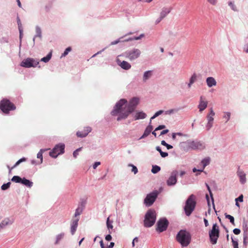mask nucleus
<instances>
[{
  "instance_id": "obj_1",
  "label": "nucleus",
  "mask_w": 248,
  "mask_h": 248,
  "mask_svg": "<svg viewBox=\"0 0 248 248\" xmlns=\"http://www.w3.org/2000/svg\"><path fill=\"white\" fill-rule=\"evenodd\" d=\"M127 100L124 99H121L117 102L114 109L111 111V114L113 116L119 115L117 121L125 119L130 113L133 112L136 106L139 104V99L137 97L133 98L127 104Z\"/></svg>"
},
{
  "instance_id": "obj_2",
  "label": "nucleus",
  "mask_w": 248,
  "mask_h": 248,
  "mask_svg": "<svg viewBox=\"0 0 248 248\" xmlns=\"http://www.w3.org/2000/svg\"><path fill=\"white\" fill-rule=\"evenodd\" d=\"M191 239L190 233L186 230H181L176 235L177 241L183 247L188 246L190 243Z\"/></svg>"
},
{
  "instance_id": "obj_3",
  "label": "nucleus",
  "mask_w": 248,
  "mask_h": 248,
  "mask_svg": "<svg viewBox=\"0 0 248 248\" xmlns=\"http://www.w3.org/2000/svg\"><path fill=\"white\" fill-rule=\"evenodd\" d=\"M156 220V213L154 210H149L145 214L144 225L145 227H151Z\"/></svg>"
},
{
  "instance_id": "obj_4",
  "label": "nucleus",
  "mask_w": 248,
  "mask_h": 248,
  "mask_svg": "<svg viewBox=\"0 0 248 248\" xmlns=\"http://www.w3.org/2000/svg\"><path fill=\"white\" fill-rule=\"evenodd\" d=\"M196 206L195 197L191 195L187 199L184 207L185 213L187 216H189L194 211Z\"/></svg>"
},
{
  "instance_id": "obj_5",
  "label": "nucleus",
  "mask_w": 248,
  "mask_h": 248,
  "mask_svg": "<svg viewBox=\"0 0 248 248\" xmlns=\"http://www.w3.org/2000/svg\"><path fill=\"white\" fill-rule=\"evenodd\" d=\"M16 108V106L7 99H3L0 102V109L5 114H8Z\"/></svg>"
},
{
  "instance_id": "obj_6",
  "label": "nucleus",
  "mask_w": 248,
  "mask_h": 248,
  "mask_svg": "<svg viewBox=\"0 0 248 248\" xmlns=\"http://www.w3.org/2000/svg\"><path fill=\"white\" fill-rule=\"evenodd\" d=\"M219 234L218 226L217 223L214 224L212 230L209 232L210 241L212 244L215 245L217 243Z\"/></svg>"
},
{
  "instance_id": "obj_7",
  "label": "nucleus",
  "mask_w": 248,
  "mask_h": 248,
  "mask_svg": "<svg viewBox=\"0 0 248 248\" xmlns=\"http://www.w3.org/2000/svg\"><path fill=\"white\" fill-rule=\"evenodd\" d=\"M126 58L130 61H133L138 58L140 54L141 51L138 48H133L130 50L127 51L124 53Z\"/></svg>"
},
{
  "instance_id": "obj_8",
  "label": "nucleus",
  "mask_w": 248,
  "mask_h": 248,
  "mask_svg": "<svg viewBox=\"0 0 248 248\" xmlns=\"http://www.w3.org/2000/svg\"><path fill=\"white\" fill-rule=\"evenodd\" d=\"M39 64V62L32 58H27L24 60L20 63L22 67L30 68L36 67Z\"/></svg>"
},
{
  "instance_id": "obj_9",
  "label": "nucleus",
  "mask_w": 248,
  "mask_h": 248,
  "mask_svg": "<svg viewBox=\"0 0 248 248\" xmlns=\"http://www.w3.org/2000/svg\"><path fill=\"white\" fill-rule=\"evenodd\" d=\"M210 161L211 159L209 157H205L201 161L200 164L198 166V169L196 168L193 169V172H202L205 167L210 164Z\"/></svg>"
},
{
  "instance_id": "obj_10",
  "label": "nucleus",
  "mask_w": 248,
  "mask_h": 248,
  "mask_svg": "<svg viewBox=\"0 0 248 248\" xmlns=\"http://www.w3.org/2000/svg\"><path fill=\"white\" fill-rule=\"evenodd\" d=\"M158 193L156 191L153 192L148 194L144 199V203L147 206L152 205L157 197Z\"/></svg>"
},
{
  "instance_id": "obj_11",
  "label": "nucleus",
  "mask_w": 248,
  "mask_h": 248,
  "mask_svg": "<svg viewBox=\"0 0 248 248\" xmlns=\"http://www.w3.org/2000/svg\"><path fill=\"white\" fill-rule=\"evenodd\" d=\"M65 145L63 144H59L56 145L52 151L49 152V155H60L64 153Z\"/></svg>"
},
{
  "instance_id": "obj_12",
  "label": "nucleus",
  "mask_w": 248,
  "mask_h": 248,
  "mask_svg": "<svg viewBox=\"0 0 248 248\" xmlns=\"http://www.w3.org/2000/svg\"><path fill=\"white\" fill-rule=\"evenodd\" d=\"M169 222L166 218L160 219L157 223V231L161 232L165 231L168 226Z\"/></svg>"
},
{
  "instance_id": "obj_13",
  "label": "nucleus",
  "mask_w": 248,
  "mask_h": 248,
  "mask_svg": "<svg viewBox=\"0 0 248 248\" xmlns=\"http://www.w3.org/2000/svg\"><path fill=\"white\" fill-rule=\"evenodd\" d=\"M215 115V113L214 112L212 108L210 109L209 113L207 115V123L206 125V128L207 130H209L213 126L214 122V116Z\"/></svg>"
},
{
  "instance_id": "obj_14",
  "label": "nucleus",
  "mask_w": 248,
  "mask_h": 248,
  "mask_svg": "<svg viewBox=\"0 0 248 248\" xmlns=\"http://www.w3.org/2000/svg\"><path fill=\"white\" fill-rule=\"evenodd\" d=\"M178 174L177 170H173L171 172L170 176L167 180V184L168 186H174L177 182L176 176Z\"/></svg>"
},
{
  "instance_id": "obj_15",
  "label": "nucleus",
  "mask_w": 248,
  "mask_h": 248,
  "mask_svg": "<svg viewBox=\"0 0 248 248\" xmlns=\"http://www.w3.org/2000/svg\"><path fill=\"white\" fill-rule=\"evenodd\" d=\"M14 222V219L12 217L5 218L0 223V231L6 226L12 225Z\"/></svg>"
},
{
  "instance_id": "obj_16",
  "label": "nucleus",
  "mask_w": 248,
  "mask_h": 248,
  "mask_svg": "<svg viewBox=\"0 0 248 248\" xmlns=\"http://www.w3.org/2000/svg\"><path fill=\"white\" fill-rule=\"evenodd\" d=\"M92 131V128L89 126L84 127L83 131H78L77 132V136L78 137L84 138L86 137L88 134Z\"/></svg>"
},
{
  "instance_id": "obj_17",
  "label": "nucleus",
  "mask_w": 248,
  "mask_h": 248,
  "mask_svg": "<svg viewBox=\"0 0 248 248\" xmlns=\"http://www.w3.org/2000/svg\"><path fill=\"white\" fill-rule=\"evenodd\" d=\"M208 104V102L205 100V98L203 96H201L199 105H198V108L200 112H202L204 110Z\"/></svg>"
},
{
  "instance_id": "obj_18",
  "label": "nucleus",
  "mask_w": 248,
  "mask_h": 248,
  "mask_svg": "<svg viewBox=\"0 0 248 248\" xmlns=\"http://www.w3.org/2000/svg\"><path fill=\"white\" fill-rule=\"evenodd\" d=\"M79 219H73L71 223L70 231L72 235H74L77 230Z\"/></svg>"
},
{
  "instance_id": "obj_19",
  "label": "nucleus",
  "mask_w": 248,
  "mask_h": 248,
  "mask_svg": "<svg viewBox=\"0 0 248 248\" xmlns=\"http://www.w3.org/2000/svg\"><path fill=\"white\" fill-rule=\"evenodd\" d=\"M237 175L238 176L240 182L241 184H244L246 182V177L245 173L241 170L237 171Z\"/></svg>"
},
{
  "instance_id": "obj_20",
  "label": "nucleus",
  "mask_w": 248,
  "mask_h": 248,
  "mask_svg": "<svg viewBox=\"0 0 248 248\" xmlns=\"http://www.w3.org/2000/svg\"><path fill=\"white\" fill-rule=\"evenodd\" d=\"M192 146L193 148L200 150H202L205 148L204 143L201 141L193 142Z\"/></svg>"
},
{
  "instance_id": "obj_21",
  "label": "nucleus",
  "mask_w": 248,
  "mask_h": 248,
  "mask_svg": "<svg viewBox=\"0 0 248 248\" xmlns=\"http://www.w3.org/2000/svg\"><path fill=\"white\" fill-rule=\"evenodd\" d=\"M119 66L124 70H129L131 68V64L126 61H123V62L119 61Z\"/></svg>"
},
{
  "instance_id": "obj_22",
  "label": "nucleus",
  "mask_w": 248,
  "mask_h": 248,
  "mask_svg": "<svg viewBox=\"0 0 248 248\" xmlns=\"http://www.w3.org/2000/svg\"><path fill=\"white\" fill-rule=\"evenodd\" d=\"M206 83L209 87H211L213 86H216L217 82L215 78L213 77H208L206 79Z\"/></svg>"
},
{
  "instance_id": "obj_23",
  "label": "nucleus",
  "mask_w": 248,
  "mask_h": 248,
  "mask_svg": "<svg viewBox=\"0 0 248 248\" xmlns=\"http://www.w3.org/2000/svg\"><path fill=\"white\" fill-rule=\"evenodd\" d=\"M43 161V156H36L35 158L31 160V163L33 165H38L42 163Z\"/></svg>"
},
{
  "instance_id": "obj_24",
  "label": "nucleus",
  "mask_w": 248,
  "mask_h": 248,
  "mask_svg": "<svg viewBox=\"0 0 248 248\" xmlns=\"http://www.w3.org/2000/svg\"><path fill=\"white\" fill-rule=\"evenodd\" d=\"M65 233L64 232H61L56 236L55 242L54 244L57 245L59 244L60 242L64 238Z\"/></svg>"
},
{
  "instance_id": "obj_25",
  "label": "nucleus",
  "mask_w": 248,
  "mask_h": 248,
  "mask_svg": "<svg viewBox=\"0 0 248 248\" xmlns=\"http://www.w3.org/2000/svg\"><path fill=\"white\" fill-rule=\"evenodd\" d=\"M107 227L108 230V232L109 233H111V231L113 229V221L110 220L109 217H108L107 219Z\"/></svg>"
},
{
  "instance_id": "obj_26",
  "label": "nucleus",
  "mask_w": 248,
  "mask_h": 248,
  "mask_svg": "<svg viewBox=\"0 0 248 248\" xmlns=\"http://www.w3.org/2000/svg\"><path fill=\"white\" fill-rule=\"evenodd\" d=\"M152 130H153V126L151 125H148L146 127V128L143 135L141 136V138H144L148 136L150 134V133L151 132Z\"/></svg>"
},
{
  "instance_id": "obj_27",
  "label": "nucleus",
  "mask_w": 248,
  "mask_h": 248,
  "mask_svg": "<svg viewBox=\"0 0 248 248\" xmlns=\"http://www.w3.org/2000/svg\"><path fill=\"white\" fill-rule=\"evenodd\" d=\"M21 184L30 188L33 185V183L32 182L26 179L25 178H23L22 179Z\"/></svg>"
},
{
  "instance_id": "obj_28",
  "label": "nucleus",
  "mask_w": 248,
  "mask_h": 248,
  "mask_svg": "<svg viewBox=\"0 0 248 248\" xmlns=\"http://www.w3.org/2000/svg\"><path fill=\"white\" fill-rule=\"evenodd\" d=\"M146 117V114L144 112H143L142 111L138 112L135 114V119L136 120H139V119H144Z\"/></svg>"
},
{
  "instance_id": "obj_29",
  "label": "nucleus",
  "mask_w": 248,
  "mask_h": 248,
  "mask_svg": "<svg viewBox=\"0 0 248 248\" xmlns=\"http://www.w3.org/2000/svg\"><path fill=\"white\" fill-rule=\"evenodd\" d=\"M171 11L170 8H163L160 13V16L161 18H164Z\"/></svg>"
},
{
  "instance_id": "obj_30",
  "label": "nucleus",
  "mask_w": 248,
  "mask_h": 248,
  "mask_svg": "<svg viewBox=\"0 0 248 248\" xmlns=\"http://www.w3.org/2000/svg\"><path fill=\"white\" fill-rule=\"evenodd\" d=\"M152 71L149 70L144 72L143 77V80L146 81L152 76Z\"/></svg>"
},
{
  "instance_id": "obj_31",
  "label": "nucleus",
  "mask_w": 248,
  "mask_h": 248,
  "mask_svg": "<svg viewBox=\"0 0 248 248\" xmlns=\"http://www.w3.org/2000/svg\"><path fill=\"white\" fill-rule=\"evenodd\" d=\"M196 79H197V75L196 74L194 73L191 77L190 80H189V82L188 84V87L189 88H191L192 84L195 82V81L196 80Z\"/></svg>"
},
{
  "instance_id": "obj_32",
  "label": "nucleus",
  "mask_w": 248,
  "mask_h": 248,
  "mask_svg": "<svg viewBox=\"0 0 248 248\" xmlns=\"http://www.w3.org/2000/svg\"><path fill=\"white\" fill-rule=\"evenodd\" d=\"M160 170V167L157 165H153L151 171L153 173L155 174Z\"/></svg>"
},
{
  "instance_id": "obj_33",
  "label": "nucleus",
  "mask_w": 248,
  "mask_h": 248,
  "mask_svg": "<svg viewBox=\"0 0 248 248\" xmlns=\"http://www.w3.org/2000/svg\"><path fill=\"white\" fill-rule=\"evenodd\" d=\"M52 56L51 52L49 53L46 57H45L41 59V61L45 62H48L51 59Z\"/></svg>"
},
{
  "instance_id": "obj_34",
  "label": "nucleus",
  "mask_w": 248,
  "mask_h": 248,
  "mask_svg": "<svg viewBox=\"0 0 248 248\" xmlns=\"http://www.w3.org/2000/svg\"><path fill=\"white\" fill-rule=\"evenodd\" d=\"M22 179L18 176H14L12 178V181L15 183H21Z\"/></svg>"
},
{
  "instance_id": "obj_35",
  "label": "nucleus",
  "mask_w": 248,
  "mask_h": 248,
  "mask_svg": "<svg viewBox=\"0 0 248 248\" xmlns=\"http://www.w3.org/2000/svg\"><path fill=\"white\" fill-rule=\"evenodd\" d=\"M225 217L226 218H228L230 220V222L233 225H235V224H234V217L230 215H228L226 213L225 214Z\"/></svg>"
},
{
  "instance_id": "obj_36",
  "label": "nucleus",
  "mask_w": 248,
  "mask_h": 248,
  "mask_svg": "<svg viewBox=\"0 0 248 248\" xmlns=\"http://www.w3.org/2000/svg\"><path fill=\"white\" fill-rule=\"evenodd\" d=\"M143 36H144V35L143 34H142L138 37L129 38L128 39H126L125 40V41L127 42V41H132V40H140Z\"/></svg>"
},
{
  "instance_id": "obj_37",
  "label": "nucleus",
  "mask_w": 248,
  "mask_h": 248,
  "mask_svg": "<svg viewBox=\"0 0 248 248\" xmlns=\"http://www.w3.org/2000/svg\"><path fill=\"white\" fill-rule=\"evenodd\" d=\"M228 5L231 7V9L235 12L238 11V9L236 5L234 4L233 2L232 1H230L228 3Z\"/></svg>"
},
{
  "instance_id": "obj_38",
  "label": "nucleus",
  "mask_w": 248,
  "mask_h": 248,
  "mask_svg": "<svg viewBox=\"0 0 248 248\" xmlns=\"http://www.w3.org/2000/svg\"><path fill=\"white\" fill-rule=\"evenodd\" d=\"M243 230L244 232V234H247V232L248 231V225L246 222H244L243 223Z\"/></svg>"
},
{
  "instance_id": "obj_39",
  "label": "nucleus",
  "mask_w": 248,
  "mask_h": 248,
  "mask_svg": "<svg viewBox=\"0 0 248 248\" xmlns=\"http://www.w3.org/2000/svg\"><path fill=\"white\" fill-rule=\"evenodd\" d=\"M10 185H11V183L10 182H8V183H7L6 184H4L1 186V188L3 190H7V189H8L9 188V187L10 186Z\"/></svg>"
},
{
  "instance_id": "obj_40",
  "label": "nucleus",
  "mask_w": 248,
  "mask_h": 248,
  "mask_svg": "<svg viewBox=\"0 0 248 248\" xmlns=\"http://www.w3.org/2000/svg\"><path fill=\"white\" fill-rule=\"evenodd\" d=\"M26 161V158L25 157H23L22 158H21L20 159H19V160H18L16 163V164L12 167V169H13L15 167H16L17 166H18L20 163H21V162H24Z\"/></svg>"
},
{
  "instance_id": "obj_41",
  "label": "nucleus",
  "mask_w": 248,
  "mask_h": 248,
  "mask_svg": "<svg viewBox=\"0 0 248 248\" xmlns=\"http://www.w3.org/2000/svg\"><path fill=\"white\" fill-rule=\"evenodd\" d=\"M17 24H18V29H19V32H20V38H21L22 35L23 30L22 29L21 23L19 19L18 20Z\"/></svg>"
},
{
  "instance_id": "obj_42",
  "label": "nucleus",
  "mask_w": 248,
  "mask_h": 248,
  "mask_svg": "<svg viewBox=\"0 0 248 248\" xmlns=\"http://www.w3.org/2000/svg\"><path fill=\"white\" fill-rule=\"evenodd\" d=\"M82 209L81 208L78 207L76 210L75 213V217H76L80 215L82 213Z\"/></svg>"
},
{
  "instance_id": "obj_43",
  "label": "nucleus",
  "mask_w": 248,
  "mask_h": 248,
  "mask_svg": "<svg viewBox=\"0 0 248 248\" xmlns=\"http://www.w3.org/2000/svg\"><path fill=\"white\" fill-rule=\"evenodd\" d=\"M128 166H130L132 168V170H131L132 172H133L135 174L137 173L138 170L136 166H135L134 165H133L132 164H129Z\"/></svg>"
},
{
  "instance_id": "obj_44",
  "label": "nucleus",
  "mask_w": 248,
  "mask_h": 248,
  "mask_svg": "<svg viewBox=\"0 0 248 248\" xmlns=\"http://www.w3.org/2000/svg\"><path fill=\"white\" fill-rule=\"evenodd\" d=\"M163 110H159V111H157L156 112H155V113L154 114V115L153 117H151V120L152 119H154L155 118H156V117L158 116L159 115H160L162 113H163ZM151 122V121H150V122Z\"/></svg>"
},
{
  "instance_id": "obj_45",
  "label": "nucleus",
  "mask_w": 248,
  "mask_h": 248,
  "mask_svg": "<svg viewBox=\"0 0 248 248\" xmlns=\"http://www.w3.org/2000/svg\"><path fill=\"white\" fill-rule=\"evenodd\" d=\"M71 51V48L70 47H68L66 48L65 51H64L63 53H62V57H65L66 56L69 52Z\"/></svg>"
},
{
  "instance_id": "obj_46",
  "label": "nucleus",
  "mask_w": 248,
  "mask_h": 248,
  "mask_svg": "<svg viewBox=\"0 0 248 248\" xmlns=\"http://www.w3.org/2000/svg\"><path fill=\"white\" fill-rule=\"evenodd\" d=\"M232 245L234 248H238V243L237 240H234L232 237Z\"/></svg>"
},
{
  "instance_id": "obj_47",
  "label": "nucleus",
  "mask_w": 248,
  "mask_h": 248,
  "mask_svg": "<svg viewBox=\"0 0 248 248\" xmlns=\"http://www.w3.org/2000/svg\"><path fill=\"white\" fill-rule=\"evenodd\" d=\"M231 113L230 112H225L223 118L226 120V122H228L230 118Z\"/></svg>"
},
{
  "instance_id": "obj_48",
  "label": "nucleus",
  "mask_w": 248,
  "mask_h": 248,
  "mask_svg": "<svg viewBox=\"0 0 248 248\" xmlns=\"http://www.w3.org/2000/svg\"><path fill=\"white\" fill-rule=\"evenodd\" d=\"M161 144L166 146L168 149H171L172 148V146L170 144H168V143H167L165 140H162L161 141Z\"/></svg>"
},
{
  "instance_id": "obj_49",
  "label": "nucleus",
  "mask_w": 248,
  "mask_h": 248,
  "mask_svg": "<svg viewBox=\"0 0 248 248\" xmlns=\"http://www.w3.org/2000/svg\"><path fill=\"white\" fill-rule=\"evenodd\" d=\"M156 150L159 152L160 155H168L167 153L162 152L161 148L158 146L156 147Z\"/></svg>"
},
{
  "instance_id": "obj_50",
  "label": "nucleus",
  "mask_w": 248,
  "mask_h": 248,
  "mask_svg": "<svg viewBox=\"0 0 248 248\" xmlns=\"http://www.w3.org/2000/svg\"><path fill=\"white\" fill-rule=\"evenodd\" d=\"M205 185H206V187L207 188L209 192L210 195V196L211 197V199H212V202H213L214 200H213V195H212L211 190L210 189V188L209 185L207 183H206Z\"/></svg>"
},
{
  "instance_id": "obj_51",
  "label": "nucleus",
  "mask_w": 248,
  "mask_h": 248,
  "mask_svg": "<svg viewBox=\"0 0 248 248\" xmlns=\"http://www.w3.org/2000/svg\"><path fill=\"white\" fill-rule=\"evenodd\" d=\"M49 150V149H41L40 151L38 152V153L37 154V155H42L45 153V152Z\"/></svg>"
},
{
  "instance_id": "obj_52",
  "label": "nucleus",
  "mask_w": 248,
  "mask_h": 248,
  "mask_svg": "<svg viewBox=\"0 0 248 248\" xmlns=\"http://www.w3.org/2000/svg\"><path fill=\"white\" fill-rule=\"evenodd\" d=\"M240 232L241 231L239 229L235 228L233 230V232L236 235L240 234Z\"/></svg>"
},
{
  "instance_id": "obj_53",
  "label": "nucleus",
  "mask_w": 248,
  "mask_h": 248,
  "mask_svg": "<svg viewBox=\"0 0 248 248\" xmlns=\"http://www.w3.org/2000/svg\"><path fill=\"white\" fill-rule=\"evenodd\" d=\"M235 201H239L240 202H242L243 201V195H241L239 197L235 199Z\"/></svg>"
},
{
  "instance_id": "obj_54",
  "label": "nucleus",
  "mask_w": 248,
  "mask_h": 248,
  "mask_svg": "<svg viewBox=\"0 0 248 248\" xmlns=\"http://www.w3.org/2000/svg\"><path fill=\"white\" fill-rule=\"evenodd\" d=\"M208 2L213 5H215L217 4V0H207Z\"/></svg>"
},
{
  "instance_id": "obj_55",
  "label": "nucleus",
  "mask_w": 248,
  "mask_h": 248,
  "mask_svg": "<svg viewBox=\"0 0 248 248\" xmlns=\"http://www.w3.org/2000/svg\"><path fill=\"white\" fill-rule=\"evenodd\" d=\"M166 127L165 125H160L155 129V131L163 129Z\"/></svg>"
},
{
  "instance_id": "obj_56",
  "label": "nucleus",
  "mask_w": 248,
  "mask_h": 248,
  "mask_svg": "<svg viewBox=\"0 0 248 248\" xmlns=\"http://www.w3.org/2000/svg\"><path fill=\"white\" fill-rule=\"evenodd\" d=\"M139 241V239H138V237H135L134 238V239L133 240V241H132V247H135V243H137Z\"/></svg>"
},
{
  "instance_id": "obj_57",
  "label": "nucleus",
  "mask_w": 248,
  "mask_h": 248,
  "mask_svg": "<svg viewBox=\"0 0 248 248\" xmlns=\"http://www.w3.org/2000/svg\"><path fill=\"white\" fill-rule=\"evenodd\" d=\"M100 165V162L99 161L95 162L93 166V167L94 169H95L99 165Z\"/></svg>"
},
{
  "instance_id": "obj_58",
  "label": "nucleus",
  "mask_w": 248,
  "mask_h": 248,
  "mask_svg": "<svg viewBox=\"0 0 248 248\" xmlns=\"http://www.w3.org/2000/svg\"><path fill=\"white\" fill-rule=\"evenodd\" d=\"M174 111H175V110L174 109H170V110H168L165 111V114H170L171 113H174Z\"/></svg>"
},
{
  "instance_id": "obj_59",
  "label": "nucleus",
  "mask_w": 248,
  "mask_h": 248,
  "mask_svg": "<svg viewBox=\"0 0 248 248\" xmlns=\"http://www.w3.org/2000/svg\"><path fill=\"white\" fill-rule=\"evenodd\" d=\"M247 238V234H244V240H243V243L245 245H247V243L246 242V239Z\"/></svg>"
},
{
  "instance_id": "obj_60",
  "label": "nucleus",
  "mask_w": 248,
  "mask_h": 248,
  "mask_svg": "<svg viewBox=\"0 0 248 248\" xmlns=\"http://www.w3.org/2000/svg\"><path fill=\"white\" fill-rule=\"evenodd\" d=\"M105 239L107 241H110L112 239V237L110 234H108L106 236Z\"/></svg>"
},
{
  "instance_id": "obj_61",
  "label": "nucleus",
  "mask_w": 248,
  "mask_h": 248,
  "mask_svg": "<svg viewBox=\"0 0 248 248\" xmlns=\"http://www.w3.org/2000/svg\"><path fill=\"white\" fill-rule=\"evenodd\" d=\"M168 132H169V130L168 129L164 130H163V131H162L161 132L160 135H164V134H167Z\"/></svg>"
},
{
  "instance_id": "obj_62",
  "label": "nucleus",
  "mask_w": 248,
  "mask_h": 248,
  "mask_svg": "<svg viewBox=\"0 0 248 248\" xmlns=\"http://www.w3.org/2000/svg\"><path fill=\"white\" fill-rule=\"evenodd\" d=\"M81 148H79L77 149L76 150H75L74 152L73 155H77L78 154V152L79 151L81 150Z\"/></svg>"
},
{
  "instance_id": "obj_63",
  "label": "nucleus",
  "mask_w": 248,
  "mask_h": 248,
  "mask_svg": "<svg viewBox=\"0 0 248 248\" xmlns=\"http://www.w3.org/2000/svg\"><path fill=\"white\" fill-rule=\"evenodd\" d=\"M120 42V40L119 39V40H116L115 41L112 42L111 43V45H116V44H118Z\"/></svg>"
},
{
  "instance_id": "obj_64",
  "label": "nucleus",
  "mask_w": 248,
  "mask_h": 248,
  "mask_svg": "<svg viewBox=\"0 0 248 248\" xmlns=\"http://www.w3.org/2000/svg\"><path fill=\"white\" fill-rule=\"evenodd\" d=\"M114 246V243L113 242H110L109 246L107 248H112Z\"/></svg>"
}]
</instances>
